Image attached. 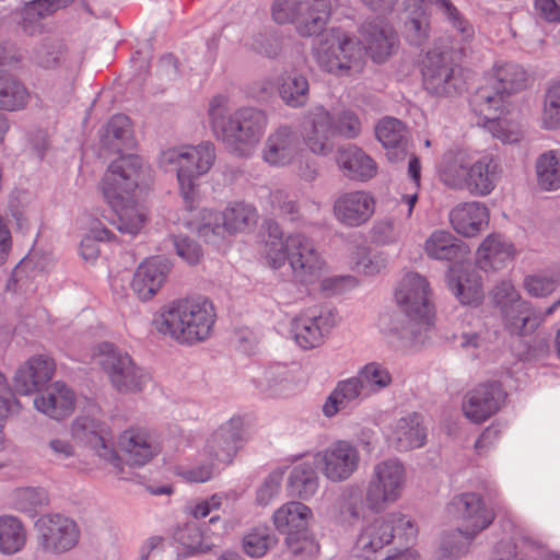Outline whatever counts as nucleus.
Segmentation results:
<instances>
[{"instance_id": "f257e3e1", "label": "nucleus", "mask_w": 560, "mask_h": 560, "mask_svg": "<svg viewBox=\"0 0 560 560\" xmlns=\"http://www.w3.org/2000/svg\"><path fill=\"white\" fill-rule=\"evenodd\" d=\"M217 319L213 301L202 294H192L163 305L153 319V326L164 338L191 347L212 337Z\"/></svg>"}, {"instance_id": "f03ea898", "label": "nucleus", "mask_w": 560, "mask_h": 560, "mask_svg": "<svg viewBox=\"0 0 560 560\" xmlns=\"http://www.w3.org/2000/svg\"><path fill=\"white\" fill-rule=\"evenodd\" d=\"M143 163L136 154H121L108 166L101 191L117 217V229L121 233L136 235L147 221L145 209L135 199Z\"/></svg>"}, {"instance_id": "7ed1b4c3", "label": "nucleus", "mask_w": 560, "mask_h": 560, "mask_svg": "<svg viewBox=\"0 0 560 560\" xmlns=\"http://www.w3.org/2000/svg\"><path fill=\"white\" fill-rule=\"evenodd\" d=\"M266 232L262 255L270 268L279 269L288 260L294 273L301 277H320L327 270L326 261L307 236L296 233L283 240L275 221L266 222Z\"/></svg>"}, {"instance_id": "20e7f679", "label": "nucleus", "mask_w": 560, "mask_h": 560, "mask_svg": "<svg viewBox=\"0 0 560 560\" xmlns=\"http://www.w3.org/2000/svg\"><path fill=\"white\" fill-rule=\"evenodd\" d=\"M394 298L405 318L398 314H383L380 317L383 332L405 338L408 334L416 336L433 326L435 307L429 282H399Z\"/></svg>"}, {"instance_id": "39448f33", "label": "nucleus", "mask_w": 560, "mask_h": 560, "mask_svg": "<svg viewBox=\"0 0 560 560\" xmlns=\"http://www.w3.org/2000/svg\"><path fill=\"white\" fill-rule=\"evenodd\" d=\"M224 98L215 96L209 107L213 130L226 147L238 155H249L260 142L269 124L265 112L243 107L228 117L222 115Z\"/></svg>"}, {"instance_id": "423d86ee", "label": "nucleus", "mask_w": 560, "mask_h": 560, "mask_svg": "<svg viewBox=\"0 0 560 560\" xmlns=\"http://www.w3.org/2000/svg\"><path fill=\"white\" fill-rule=\"evenodd\" d=\"M214 160V147L210 142L170 148L161 152L159 164L166 170H176L180 194L189 210L197 197L196 179L210 171Z\"/></svg>"}, {"instance_id": "0eeeda50", "label": "nucleus", "mask_w": 560, "mask_h": 560, "mask_svg": "<svg viewBox=\"0 0 560 560\" xmlns=\"http://www.w3.org/2000/svg\"><path fill=\"white\" fill-rule=\"evenodd\" d=\"M450 506L462 525L457 532L444 538L441 551L444 557L457 558L465 555L470 541L492 524L494 513L486 508L481 495L474 492L455 497Z\"/></svg>"}, {"instance_id": "6e6552de", "label": "nucleus", "mask_w": 560, "mask_h": 560, "mask_svg": "<svg viewBox=\"0 0 560 560\" xmlns=\"http://www.w3.org/2000/svg\"><path fill=\"white\" fill-rule=\"evenodd\" d=\"M361 132V121L358 116L345 110L332 122L330 113L322 105L308 109L301 124V133L308 150L317 155H326L331 149V135H340L345 138H355Z\"/></svg>"}, {"instance_id": "1a4fd4ad", "label": "nucleus", "mask_w": 560, "mask_h": 560, "mask_svg": "<svg viewBox=\"0 0 560 560\" xmlns=\"http://www.w3.org/2000/svg\"><path fill=\"white\" fill-rule=\"evenodd\" d=\"M396 535L405 544L412 542L418 536V527L400 512L374 518L362 527L353 547V559L376 560L377 555L393 542Z\"/></svg>"}, {"instance_id": "9d476101", "label": "nucleus", "mask_w": 560, "mask_h": 560, "mask_svg": "<svg viewBox=\"0 0 560 560\" xmlns=\"http://www.w3.org/2000/svg\"><path fill=\"white\" fill-rule=\"evenodd\" d=\"M486 80V84L474 93L470 105L476 114L489 116L493 108L509 105V95L527 86L528 73L515 62L499 60L494 62Z\"/></svg>"}, {"instance_id": "9b49d317", "label": "nucleus", "mask_w": 560, "mask_h": 560, "mask_svg": "<svg viewBox=\"0 0 560 560\" xmlns=\"http://www.w3.org/2000/svg\"><path fill=\"white\" fill-rule=\"evenodd\" d=\"M318 66L336 75L359 73L364 67V52L359 42L338 28H331L316 48Z\"/></svg>"}, {"instance_id": "f8f14e48", "label": "nucleus", "mask_w": 560, "mask_h": 560, "mask_svg": "<svg viewBox=\"0 0 560 560\" xmlns=\"http://www.w3.org/2000/svg\"><path fill=\"white\" fill-rule=\"evenodd\" d=\"M331 13L330 0H273L272 20L278 24H294L303 37L319 34Z\"/></svg>"}, {"instance_id": "ddd939ff", "label": "nucleus", "mask_w": 560, "mask_h": 560, "mask_svg": "<svg viewBox=\"0 0 560 560\" xmlns=\"http://www.w3.org/2000/svg\"><path fill=\"white\" fill-rule=\"evenodd\" d=\"M406 469L397 459H385L373 467L365 491V504L375 513L385 511L397 502L406 485Z\"/></svg>"}, {"instance_id": "4468645a", "label": "nucleus", "mask_w": 560, "mask_h": 560, "mask_svg": "<svg viewBox=\"0 0 560 560\" xmlns=\"http://www.w3.org/2000/svg\"><path fill=\"white\" fill-rule=\"evenodd\" d=\"M100 364L112 386L121 394L141 392L147 383V375L130 354L110 342L97 347Z\"/></svg>"}, {"instance_id": "2eb2a0df", "label": "nucleus", "mask_w": 560, "mask_h": 560, "mask_svg": "<svg viewBox=\"0 0 560 560\" xmlns=\"http://www.w3.org/2000/svg\"><path fill=\"white\" fill-rule=\"evenodd\" d=\"M493 299L500 306L504 326L511 334L526 336L539 327L541 317L528 302L521 299L512 282H500L495 287Z\"/></svg>"}, {"instance_id": "dca6fc26", "label": "nucleus", "mask_w": 560, "mask_h": 560, "mask_svg": "<svg viewBox=\"0 0 560 560\" xmlns=\"http://www.w3.org/2000/svg\"><path fill=\"white\" fill-rule=\"evenodd\" d=\"M35 527L38 546L47 553L61 555L72 550L81 536L78 523L59 513L42 515Z\"/></svg>"}, {"instance_id": "f3484780", "label": "nucleus", "mask_w": 560, "mask_h": 560, "mask_svg": "<svg viewBox=\"0 0 560 560\" xmlns=\"http://www.w3.org/2000/svg\"><path fill=\"white\" fill-rule=\"evenodd\" d=\"M257 211L254 207L236 202L222 212L203 210L198 234L205 241H212L213 236L224 237L226 233L243 232L253 226L257 221Z\"/></svg>"}, {"instance_id": "a211bd4d", "label": "nucleus", "mask_w": 560, "mask_h": 560, "mask_svg": "<svg viewBox=\"0 0 560 560\" xmlns=\"http://www.w3.org/2000/svg\"><path fill=\"white\" fill-rule=\"evenodd\" d=\"M72 438L95 452L110 464L117 472L121 471V459L114 447V436L109 427L91 416L78 417L71 424Z\"/></svg>"}, {"instance_id": "6ab92c4d", "label": "nucleus", "mask_w": 560, "mask_h": 560, "mask_svg": "<svg viewBox=\"0 0 560 560\" xmlns=\"http://www.w3.org/2000/svg\"><path fill=\"white\" fill-rule=\"evenodd\" d=\"M337 322V313L331 310L307 308L292 322L294 339L305 350L317 348L324 343Z\"/></svg>"}, {"instance_id": "aec40b11", "label": "nucleus", "mask_w": 560, "mask_h": 560, "mask_svg": "<svg viewBox=\"0 0 560 560\" xmlns=\"http://www.w3.org/2000/svg\"><path fill=\"white\" fill-rule=\"evenodd\" d=\"M454 47L435 45L429 50L421 62L423 85L432 94L443 95L456 90Z\"/></svg>"}, {"instance_id": "412c9836", "label": "nucleus", "mask_w": 560, "mask_h": 560, "mask_svg": "<svg viewBox=\"0 0 560 560\" xmlns=\"http://www.w3.org/2000/svg\"><path fill=\"white\" fill-rule=\"evenodd\" d=\"M322 474L332 482L349 479L359 468L360 452L346 440H338L315 455Z\"/></svg>"}, {"instance_id": "4be33fe9", "label": "nucleus", "mask_w": 560, "mask_h": 560, "mask_svg": "<svg viewBox=\"0 0 560 560\" xmlns=\"http://www.w3.org/2000/svg\"><path fill=\"white\" fill-rule=\"evenodd\" d=\"M505 399L502 386L497 382L479 384L463 398L462 410L474 423H482L495 415Z\"/></svg>"}, {"instance_id": "5701e85b", "label": "nucleus", "mask_w": 560, "mask_h": 560, "mask_svg": "<svg viewBox=\"0 0 560 560\" xmlns=\"http://www.w3.org/2000/svg\"><path fill=\"white\" fill-rule=\"evenodd\" d=\"M117 444L127 463L132 466L145 465L161 451L153 434L141 427H131L122 431L118 436Z\"/></svg>"}, {"instance_id": "b1692460", "label": "nucleus", "mask_w": 560, "mask_h": 560, "mask_svg": "<svg viewBox=\"0 0 560 560\" xmlns=\"http://www.w3.org/2000/svg\"><path fill=\"white\" fill-rule=\"evenodd\" d=\"M374 197L364 190L341 194L334 203V213L343 225L357 228L366 223L375 211Z\"/></svg>"}, {"instance_id": "393cba45", "label": "nucleus", "mask_w": 560, "mask_h": 560, "mask_svg": "<svg viewBox=\"0 0 560 560\" xmlns=\"http://www.w3.org/2000/svg\"><path fill=\"white\" fill-rule=\"evenodd\" d=\"M244 420L234 417L208 440L205 451L217 462L230 464L245 441Z\"/></svg>"}, {"instance_id": "a878e982", "label": "nucleus", "mask_w": 560, "mask_h": 560, "mask_svg": "<svg viewBox=\"0 0 560 560\" xmlns=\"http://www.w3.org/2000/svg\"><path fill=\"white\" fill-rule=\"evenodd\" d=\"M300 153V140L292 127L282 125L267 138L261 156L270 166H287L293 163Z\"/></svg>"}, {"instance_id": "bb28decb", "label": "nucleus", "mask_w": 560, "mask_h": 560, "mask_svg": "<svg viewBox=\"0 0 560 560\" xmlns=\"http://www.w3.org/2000/svg\"><path fill=\"white\" fill-rule=\"evenodd\" d=\"M312 516L313 513L308 506L295 501L283 504L273 513V524L279 533L287 535L285 542L293 555L305 550L304 547H295L293 542L296 534L306 530Z\"/></svg>"}, {"instance_id": "cd10ccee", "label": "nucleus", "mask_w": 560, "mask_h": 560, "mask_svg": "<svg viewBox=\"0 0 560 560\" xmlns=\"http://www.w3.org/2000/svg\"><path fill=\"white\" fill-rule=\"evenodd\" d=\"M423 250L432 259L447 260L462 267L470 260L468 245L444 230L432 232L423 244Z\"/></svg>"}, {"instance_id": "c85d7f7f", "label": "nucleus", "mask_w": 560, "mask_h": 560, "mask_svg": "<svg viewBox=\"0 0 560 560\" xmlns=\"http://www.w3.org/2000/svg\"><path fill=\"white\" fill-rule=\"evenodd\" d=\"M516 254L514 244L498 233L489 234L476 252V265L483 271L505 268Z\"/></svg>"}, {"instance_id": "c756f323", "label": "nucleus", "mask_w": 560, "mask_h": 560, "mask_svg": "<svg viewBox=\"0 0 560 560\" xmlns=\"http://www.w3.org/2000/svg\"><path fill=\"white\" fill-rule=\"evenodd\" d=\"M55 372V362L43 354L34 355L21 366L14 376L15 390L21 395H30L46 385Z\"/></svg>"}, {"instance_id": "7c9ffc66", "label": "nucleus", "mask_w": 560, "mask_h": 560, "mask_svg": "<svg viewBox=\"0 0 560 560\" xmlns=\"http://www.w3.org/2000/svg\"><path fill=\"white\" fill-rule=\"evenodd\" d=\"M34 406L47 417L61 420L73 412L75 395L66 384L55 382L34 399Z\"/></svg>"}, {"instance_id": "2f4dec72", "label": "nucleus", "mask_w": 560, "mask_h": 560, "mask_svg": "<svg viewBox=\"0 0 560 560\" xmlns=\"http://www.w3.org/2000/svg\"><path fill=\"white\" fill-rule=\"evenodd\" d=\"M489 209L479 201L462 202L450 212L453 229L465 237L480 233L489 223Z\"/></svg>"}, {"instance_id": "473e14b6", "label": "nucleus", "mask_w": 560, "mask_h": 560, "mask_svg": "<svg viewBox=\"0 0 560 560\" xmlns=\"http://www.w3.org/2000/svg\"><path fill=\"white\" fill-rule=\"evenodd\" d=\"M366 398L362 389V383L355 376L341 380L324 402L323 413L332 418L339 412L352 410Z\"/></svg>"}, {"instance_id": "72a5a7b5", "label": "nucleus", "mask_w": 560, "mask_h": 560, "mask_svg": "<svg viewBox=\"0 0 560 560\" xmlns=\"http://www.w3.org/2000/svg\"><path fill=\"white\" fill-rule=\"evenodd\" d=\"M425 440L427 430L418 413L398 419L388 435L389 443L399 452L421 447Z\"/></svg>"}, {"instance_id": "f704fd0d", "label": "nucleus", "mask_w": 560, "mask_h": 560, "mask_svg": "<svg viewBox=\"0 0 560 560\" xmlns=\"http://www.w3.org/2000/svg\"><path fill=\"white\" fill-rule=\"evenodd\" d=\"M362 36L366 45L365 50L375 62H383L388 58L397 43L395 31L383 21L363 25Z\"/></svg>"}, {"instance_id": "c9c22d12", "label": "nucleus", "mask_w": 560, "mask_h": 560, "mask_svg": "<svg viewBox=\"0 0 560 560\" xmlns=\"http://www.w3.org/2000/svg\"><path fill=\"white\" fill-rule=\"evenodd\" d=\"M472 159L465 151L446 152L439 167L440 180L454 190H465Z\"/></svg>"}, {"instance_id": "e433bc0d", "label": "nucleus", "mask_w": 560, "mask_h": 560, "mask_svg": "<svg viewBox=\"0 0 560 560\" xmlns=\"http://www.w3.org/2000/svg\"><path fill=\"white\" fill-rule=\"evenodd\" d=\"M499 179V165L492 158L483 156L471 162L465 190L470 195L485 197L494 190Z\"/></svg>"}, {"instance_id": "4c0bfd02", "label": "nucleus", "mask_w": 560, "mask_h": 560, "mask_svg": "<svg viewBox=\"0 0 560 560\" xmlns=\"http://www.w3.org/2000/svg\"><path fill=\"white\" fill-rule=\"evenodd\" d=\"M337 162L345 176L354 180H368L376 175V163L361 149L349 145L340 149Z\"/></svg>"}, {"instance_id": "58836bf2", "label": "nucleus", "mask_w": 560, "mask_h": 560, "mask_svg": "<svg viewBox=\"0 0 560 560\" xmlns=\"http://www.w3.org/2000/svg\"><path fill=\"white\" fill-rule=\"evenodd\" d=\"M375 133L387 150L389 160L397 162L406 158L405 127L400 120L392 117L382 119L376 126Z\"/></svg>"}, {"instance_id": "ea45409f", "label": "nucleus", "mask_w": 560, "mask_h": 560, "mask_svg": "<svg viewBox=\"0 0 560 560\" xmlns=\"http://www.w3.org/2000/svg\"><path fill=\"white\" fill-rule=\"evenodd\" d=\"M508 113L509 105H504L501 108H493L489 116L486 114L477 115L483 119L485 127L494 138L503 143H516L522 138V130L516 121L503 117Z\"/></svg>"}, {"instance_id": "a19ab883", "label": "nucleus", "mask_w": 560, "mask_h": 560, "mask_svg": "<svg viewBox=\"0 0 560 560\" xmlns=\"http://www.w3.org/2000/svg\"><path fill=\"white\" fill-rule=\"evenodd\" d=\"M278 92L283 103L292 108L303 107L310 95L307 79L299 73H285L279 79Z\"/></svg>"}, {"instance_id": "79ce46f5", "label": "nucleus", "mask_w": 560, "mask_h": 560, "mask_svg": "<svg viewBox=\"0 0 560 560\" xmlns=\"http://www.w3.org/2000/svg\"><path fill=\"white\" fill-rule=\"evenodd\" d=\"M537 185L541 190L560 189V150L541 153L535 164Z\"/></svg>"}, {"instance_id": "37998d69", "label": "nucleus", "mask_w": 560, "mask_h": 560, "mask_svg": "<svg viewBox=\"0 0 560 560\" xmlns=\"http://www.w3.org/2000/svg\"><path fill=\"white\" fill-rule=\"evenodd\" d=\"M423 0H405L409 20L405 23V33L410 43L423 44L430 33L429 16L423 5Z\"/></svg>"}, {"instance_id": "c03bdc74", "label": "nucleus", "mask_w": 560, "mask_h": 560, "mask_svg": "<svg viewBox=\"0 0 560 560\" xmlns=\"http://www.w3.org/2000/svg\"><path fill=\"white\" fill-rule=\"evenodd\" d=\"M318 485V477L312 464L301 463L292 468L288 480V489L292 495L308 500L316 493Z\"/></svg>"}, {"instance_id": "a18cd8bd", "label": "nucleus", "mask_w": 560, "mask_h": 560, "mask_svg": "<svg viewBox=\"0 0 560 560\" xmlns=\"http://www.w3.org/2000/svg\"><path fill=\"white\" fill-rule=\"evenodd\" d=\"M26 544V530L22 522L10 515L0 516V552L14 555Z\"/></svg>"}, {"instance_id": "49530a36", "label": "nucleus", "mask_w": 560, "mask_h": 560, "mask_svg": "<svg viewBox=\"0 0 560 560\" xmlns=\"http://www.w3.org/2000/svg\"><path fill=\"white\" fill-rule=\"evenodd\" d=\"M72 1L73 0H34L28 2L22 11V26L24 31L30 34L35 33L38 22L42 19L68 7Z\"/></svg>"}, {"instance_id": "de8ad7c7", "label": "nucleus", "mask_w": 560, "mask_h": 560, "mask_svg": "<svg viewBox=\"0 0 560 560\" xmlns=\"http://www.w3.org/2000/svg\"><path fill=\"white\" fill-rule=\"evenodd\" d=\"M355 377L362 383V389L368 398L386 388L392 383L389 371L375 362L362 368Z\"/></svg>"}, {"instance_id": "09e8293b", "label": "nucleus", "mask_w": 560, "mask_h": 560, "mask_svg": "<svg viewBox=\"0 0 560 560\" xmlns=\"http://www.w3.org/2000/svg\"><path fill=\"white\" fill-rule=\"evenodd\" d=\"M277 544V538L267 526L252 528L243 537V550L252 558H260Z\"/></svg>"}, {"instance_id": "8fccbe9b", "label": "nucleus", "mask_w": 560, "mask_h": 560, "mask_svg": "<svg viewBox=\"0 0 560 560\" xmlns=\"http://www.w3.org/2000/svg\"><path fill=\"white\" fill-rule=\"evenodd\" d=\"M541 122L550 130L560 127V81L553 82L546 92Z\"/></svg>"}, {"instance_id": "3c124183", "label": "nucleus", "mask_w": 560, "mask_h": 560, "mask_svg": "<svg viewBox=\"0 0 560 560\" xmlns=\"http://www.w3.org/2000/svg\"><path fill=\"white\" fill-rule=\"evenodd\" d=\"M171 271L167 258L154 256L144 259L137 268L135 280H164Z\"/></svg>"}, {"instance_id": "603ef678", "label": "nucleus", "mask_w": 560, "mask_h": 560, "mask_svg": "<svg viewBox=\"0 0 560 560\" xmlns=\"http://www.w3.org/2000/svg\"><path fill=\"white\" fill-rule=\"evenodd\" d=\"M438 4L448 19L453 28L460 36V42L470 43L475 35L472 25L460 14L450 0H438Z\"/></svg>"}, {"instance_id": "864d4df0", "label": "nucleus", "mask_w": 560, "mask_h": 560, "mask_svg": "<svg viewBox=\"0 0 560 560\" xmlns=\"http://www.w3.org/2000/svg\"><path fill=\"white\" fill-rule=\"evenodd\" d=\"M48 501L47 493L40 488H23L14 492V508L25 513H34Z\"/></svg>"}, {"instance_id": "5fc2aeb1", "label": "nucleus", "mask_w": 560, "mask_h": 560, "mask_svg": "<svg viewBox=\"0 0 560 560\" xmlns=\"http://www.w3.org/2000/svg\"><path fill=\"white\" fill-rule=\"evenodd\" d=\"M106 137L121 141L126 148H132L135 145V139L129 117L125 115L113 116L106 127Z\"/></svg>"}, {"instance_id": "6e6d98bb", "label": "nucleus", "mask_w": 560, "mask_h": 560, "mask_svg": "<svg viewBox=\"0 0 560 560\" xmlns=\"http://www.w3.org/2000/svg\"><path fill=\"white\" fill-rule=\"evenodd\" d=\"M271 213L279 217H288L290 220H295L299 213L296 201L290 195L281 189L271 191L268 197Z\"/></svg>"}, {"instance_id": "4d7b16f0", "label": "nucleus", "mask_w": 560, "mask_h": 560, "mask_svg": "<svg viewBox=\"0 0 560 560\" xmlns=\"http://www.w3.org/2000/svg\"><path fill=\"white\" fill-rule=\"evenodd\" d=\"M450 290L463 305H479L483 299L480 282H448Z\"/></svg>"}, {"instance_id": "13d9d810", "label": "nucleus", "mask_w": 560, "mask_h": 560, "mask_svg": "<svg viewBox=\"0 0 560 560\" xmlns=\"http://www.w3.org/2000/svg\"><path fill=\"white\" fill-rule=\"evenodd\" d=\"M93 236H88L81 241L80 254L88 262H94L100 254L97 241H112L114 234L107 229H95L92 231Z\"/></svg>"}, {"instance_id": "bf43d9fd", "label": "nucleus", "mask_w": 560, "mask_h": 560, "mask_svg": "<svg viewBox=\"0 0 560 560\" xmlns=\"http://www.w3.org/2000/svg\"><path fill=\"white\" fill-rule=\"evenodd\" d=\"M282 480V474L271 472L257 490V502L260 505H267L279 492Z\"/></svg>"}, {"instance_id": "052dcab7", "label": "nucleus", "mask_w": 560, "mask_h": 560, "mask_svg": "<svg viewBox=\"0 0 560 560\" xmlns=\"http://www.w3.org/2000/svg\"><path fill=\"white\" fill-rule=\"evenodd\" d=\"M176 474L188 482H206L213 476V464H203L190 468L178 466Z\"/></svg>"}, {"instance_id": "680f3d73", "label": "nucleus", "mask_w": 560, "mask_h": 560, "mask_svg": "<svg viewBox=\"0 0 560 560\" xmlns=\"http://www.w3.org/2000/svg\"><path fill=\"white\" fill-rule=\"evenodd\" d=\"M10 392L7 380L0 373V451L5 447V438L3 433L4 421L11 408Z\"/></svg>"}, {"instance_id": "e2e57ef3", "label": "nucleus", "mask_w": 560, "mask_h": 560, "mask_svg": "<svg viewBox=\"0 0 560 560\" xmlns=\"http://www.w3.org/2000/svg\"><path fill=\"white\" fill-rule=\"evenodd\" d=\"M175 246L177 254L188 264L195 265L199 261L201 249L196 242L187 237H180L175 241Z\"/></svg>"}, {"instance_id": "0e129e2a", "label": "nucleus", "mask_w": 560, "mask_h": 560, "mask_svg": "<svg viewBox=\"0 0 560 560\" xmlns=\"http://www.w3.org/2000/svg\"><path fill=\"white\" fill-rule=\"evenodd\" d=\"M61 54L59 47L45 44L36 50L35 58L40 67L50 69L58 65Z\"/></svg>"}, {"instance_id": "69168bd1", "label": "nucleus", "mask_w": 560, "mask_h": 560, "mask_svg": "<svg viewBox=\"0 0 560 560\" xmlns=\"http://www.w3.org/2000/svg\"><path fill=\"white\" fill-rule=\"evenodd\" d=\"M534 9L547 22H560V5L556 0H534Z\"/></svg>"}, {"instance_id": "338daca9", "label": "nucleus", "mask_w": 560, "mask_h": 560, "mask_svg": "<svg viewBox=\"0 0 560 560\" xmlns=\"http://www.w3.org/2000/svg\"><path fill=\"white\" fill-rule=\"evenodd\" d=\"M501 430L497 425H489L475 443V450L479 455L486 454L500 440Z\"/></svg>"}, {"instance_id": "774afa93", "label": "nucleus", "mask_w": 560, "mask_h": 560, "mask_svg": "<svg viewBox=\"0 0 560 560\" xmlns=\"http://www.w3.org/2000/svg\"><path fill=\"white\" fill-rule=\"evenodd\" d=\"M164 548V539L162 537H151L149 538L143 547L141 548V560H156L161 557V553Z\"/></svg>"}]
</instances>
